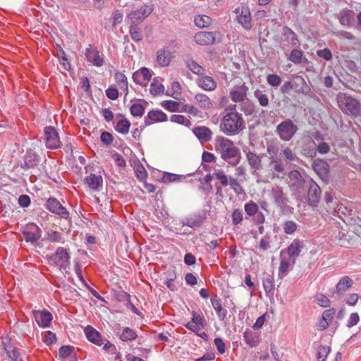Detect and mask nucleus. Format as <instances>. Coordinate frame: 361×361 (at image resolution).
<instances>
[{
    "mask_svg": "<svg viewBox=\"0 0 361 361\" xmlns=\"http://www.w3.org/2000/svg\"><path fill=\"white\" fill-rule=\"evenodd\" d=\"M231 111L226 113L220 123L221 130L228 136L238 134L245 128V121L242 114L235 111L236 105L229 106Z\"/></svg>",
    "mask_w": 361,
    "mask_h": 361,
    "instance_id": "obj_1",
    "label": "nucleus"
},
{
    "mask_svg": "<svg viewBox=\"0 0 361 361\" xmlns=\"http://www.w3.org/2000/svg\"><path fill=\"white\" fill-rule=\"evenodd\" d=\"M214 148L221 158L225 161H228L231 159H235L232 165L236 166L240 163L241 159L240 149L228 138L217 136L214 140Z\"/></svg>",
    "mask_w": 361,
    "mask_h": 361,
    "instance_id": "obj_2",
    "label": "nucleus"
},
{
    "mask_svg": "<svg viewBox=\"0 0 361 361\" xmlns=\"http://www.w3.org/2000/svg\"><path fill=\"white\" fill-rule=\"evenodd\" d=\"M337 102L340 109L345 114L353 117L361 116V104L345 93H339Z\"/></svg>",
    "mask_w": 361,
    "mask_h": 361,
    "instance_id": "obj_3",
    "label": "nucleus"
},
{
    "mask_svg": "<svg viewBox=\"0 0 361 361\" xmlns=\"http://www.w3.org/2000/svg\"><path fill=\"white\" fill-rule=\"evenodd\" d=\"M70 259L71 256L67 250L59 247L57 248L55 253L52 254L49 257V262L50 264L58 267L61 271H64L66 274H69L68 270L71 264Z\"/></svg>",
    "mask_w": 361,
    "mask_h": 361,
    "instance_id": "obj_4",
    "label": "nucleus"
},
{
    "mask_svg": "<svg viewBox=\"0 0 361 361\" xmlns=\"http://www.w3.org/2000/svg\"><path fill=\"white\" fill-rule=\"evenodd\" d=\"M271 197L274 203L279 207L283 214H291L293 208L289 204V199L280 186H275L271 190Z\"/></svg>",
    "mask_w": 361,
    "mask_h": 361,
    "instance_id": "obj_5",
    "label": "nucleus"
},
{
    "mask_svg": "<svg viewBox=\"0 0 361 361\" xmlns=\"http://www.w3.org/2000/svg\"><path fill=\"white\" fill-rule=\"evenodd\" d=\"M298 130L297 125L291 119L287 118L277 125L275 133L281 140L288 142L293 139Z\"/></svg>",
    "mask_w": 361,
    "mask_h": 361,
    "instance_id": "obj_6",
    "label": "nucleus"
},
{
    "mask_svg": "<svg viewBox=\"0 0 361 361\" xmlns=\"http://www.w3.org/2000/svg\"><path fill=\"white\" fill-rule=\"evenodd\" d=\"M293 90L297 94H302L311 98H317L316 94L311 90L303 77L295 75L291 79Z\"/></svg>",
    "mask_w": 361,
    "mask_h": 361,
    "instance_id": "obj_7",
    "label": "nucleus"
},
{
    "mask_svg": "<svg viewBox=\"0 0 361 361\" xmlns=\"http://www.w3.org/2000/svg\"><path fill=\"white\" fill-rule=\"evenodd\" d=\"M44 140L46 147L50 149H56L61 147L59 133L53 126H47L44 130Z\"/></svg>",
    "mask_w": 361,
    "mask_h": 361,
    "instance_id": "obj_8",
    "label": "nucleus"
},
{
    "mask_svg": "<svg viewBox=\"0 0 361 361\" xmlns=\"http://www.w3.org/2000/svg\"><path fill=\"white\" fill-rule=\"evenodd\" d=\"M307 199L310 206L315 207L317 206L322 194V190L318 184L312 179L307 182Z\"/></svg>",
    "mask_w": 361,
    "mask_h": 361,
    "instance_id": "obj_9",
    "label": "nucleus"
},
{
    "mask_svg": "<svg viewBox=\"0 0 361 361\" xmlns=\"http://www.w3.org/2000/svg\"><path fill=\"white\" fill-rule=\"evenodd\" d=\"M45 207L49 212L67 219L69 217V212L60 202L55 197H50L46 201Z\"/></svg>",
    "mask_w": 361,
    "mask_h": 361,
    "instance_id": "obj_10",
    "label": "nucleus"
},
{
    "mask_svg": "<svg viewBox=\"0 0 361 361\" xmlns=\"http://www.w3.org/2000/svg\"><path fill=\"white\" fill-rule=\"evenodd\" d=\"M312 166L314 172L319 176L322 181L324 183L329 182V165L327 161L322 159H317L313 161Z\"/></svg>",
    "mask_w": 361,
    "mask_h": 361,
    "instance_id": "obj_11",
    "label": "nucleus"
},
{
    "mask_svg": "<svg viewBox=\"0 0 361 361\" xmlns=\"http://www.w3.org/2000/svg\"><path fill=\"white\" fill-rule=\"evenodd\" d=\"M219 32H199L194 36L195 42L200 45H209L215 43L219 39Z\"/></svg>",
    "mask_w": 361,
    "mask_h": 361,
    "instance_id": "obj_12",
    "label": "nucleus"
},
{
    "mask_svg": "<svg viewBox=\"0 0 361 361\" xmlns=\"http://www.w3.org/2000/svg\"><path fill=\"white\" fill-rule=\"evenodd\" d=\"M243 152L245 154L246 159L252 169V174H257V171L262 169V155H259L255 152H252L250 149L247 150L246 149H244Z\"/></svg>",
    "mask_w": 361,
    "mask_h": 361,
    "instance_id": "obj_13",
    "label": "nucleus"
},
{
    "mask_svg": "<svg viewBox=\"0 0 361 361\" xmlns=\"http://www.w3.org/2000/svg\"><path fill=\"white\" fill-rule=\"evenodd\" d=\"M1 338L2 346L8 357L12 361H23L17 348L12 344L11 338L7 335L3 336Z\"/></svg>",
    "mask_w": 361,
    "mask_h": 361,
    "instance_id": "obj_14",
    "label": "nucleus"
},
{
    "mask_svg": "<svg viewBox=\"0 0 361 361\" xmlns=\"http://www.w3.org/2000/svg\"><path fill=\"white\" fill-rule=\"evenodd\" d=\"M248 87L243 82L240 85H235L230 90V97L233 102H241L247 99Z\"/></svg>",
    "mask_w": 361,
    "mask_h": 361,
    "instance_id": "obj_15",
    "label": "nucleus"
},
{
    "mask_svg": "<svg viewBox=\"0 0 361 361\" xmlns=\"http://www.w3.org/2000/svg\"><path fill=\"white\" fill-rule=\"evenodd\" d=\"M85 55L87 61L95 66L100 67L104 63V59L96 47L90 45L88 48H86Z\"/></svg>",
    "mask_w": 361,
    "mask_h": 361,
    "instance_id": "obj_16",
    "label": "nucleus"
},
{
    "mask_svg": "<svg viewBox=\"0 0 361 361\" xmlns=\"http://www.w3.org/2000/svg\"><path fill=\"white\" fill-rule=\"evenodd\" d=\"M39 159L37 154L31 149L27 150L24 156L23 161L20 164V167L24 170L34 169L38 165Z\"/></svg>",
    "mask_w": 361,
    "mask_h": 361,
    "instance_id": "obj_17",
    "label": "nucleus"
},
{
    "mask_svg": "<svg viewBox=\"0 0 361 361\" xmlns=\"http://www.w3.org/2000/svg\"><path fill=\"white\" fill-rule=\"evenodd\" d=\"M152 77L150 71L147 68H141L133 74V81L142 86H146Z\"/></svg>",
    "mask_w": 361,
    "mask_h": 361,
    "instance_id": "obj_18",
    "label": "nucleus"
},
{
    "mask_svg": "<svg viewBox=\"0 0 361 361\" xmlns=\"http://www.w3.org/2000/svg\"><path fill=\"white\" fill-rule=\"evenodd\" d=\"M282 42L284 45H290L292 47H298L299 45V40L296 33L287 26L283 28Z\"/></svg>",
    "mask_w": 361,
    "mask_h": 361,
    "instance_id": "obj_19",
    "label": "nucleus"
},
{
    "mask_svg": "<svg viewBox=\"0 0 361 361\" xmlns=\"http://www.w3.org/2000/svg\"><path fill=\"white\" fill-rule=\"evenodd\" d=\"M35 319L39 326L48 327L49 326L52 320V314L47 310L32 311Z\"/></svg>",
    "mask_w": 361,
    "mask_h": 361,
    "instance_id": "obj_20",
    "label": "nucleus"
},
{
    "mask_svg": "<svg viewBox=\"0 0 361 361\" xmlns=\"http://www.w3.org/2000/svg\"><path fill=\"white\" fill-rule=\"evenodd\" d=\"M152 12V8L146 5L140 7V9L131 11L128 18L132 21L142 20L146 18Z\"/></svg>",
    "mask_w": 361,
    "mask_h": 361,
    "instance_id": "obj_21",
    "label": "nucleus"
},
{
    "mask_svg": "<svg viewBox=\"0 0 361 361\" xmlns=\"http://www.w3.org/2000/svg\"><path fill=\"white\" fill-rule=\"evenodd\" d=\"M235 12L239 13L238 16V22L244 28L250 30L251 28V15L249 8L243 7L240 11V8H238L235 9Z\"/></svg>",
    "mask_w": 361,
    "mask_h": 361,
    "instance_id": "obj_22",
    "label": "nucleus"
},
{
    "mask_svg": "<svg viewBox=\"0 0 361 361\" xmlns=\"http://www.w3.org/2000/svg\"><path fill=\"white\" fill-rule=\"evenodd\" d=\"M302 242L296 238L294 239L287 248L289 257L292 259V265L295 264L296 258L300 255L302 249Z\"/></svg>",
    "mask_w": 361,
    "mask_h": 361,
    "instance_id": "obj_23",
    "label": "nucleus"
},
{
    "mask_svg": "<svg viewBox=\"0 0 361 361\" xmlns=\"http://www.w3.org/2000/svg\"><path fill=\"white\" fill-rule=\"evenodd\" d=\"M194 135L202 143L212 140V132L206 126H197L192 129Z\"/></svg>",
    "mask_w": 361,
    "mask_h": 361,
    "instance_id": "obj_24",
    "label": "nucleus"
},
{
    "mask_svg": "<svg viewBox=\"0 0 361 361\" xmlns=\"http://www.w3.org/2000/svg\"><path fill=\"white\" fill-rule=\"evenodd\" d=\"M168 119L167 116L161 110L150 111L147 118L145 120L146 126H149L152 122H163L166 121Z\"/></svg>",
    "mask_w": 361,
    "mask_h": 361,
    "instance_id": "obj_25",
    "label": "nucleus"
},
{
    "mask_svg": "<svg viewBox=\"0 0 361 361\" xmlns=\"http://www.w3.org/2000/svg\"><path fill=\"white\" fill-rule=\"evenodd\" d=\"M73 351V346L63 345L59 350V358L63 361H77L76 355Z\"/></svg>",
    "mask_w": 361,
    "mask_h": 361,
    "instance_id": "obj_26",
    "label": "nucleus"
},
{
    "mask_svg": "<svg viewBox=\"0 0 361 361\" xmlns=\"http://www.w3.org/2000/svg\"><path fill=\"white\" fill-rule=\"evenodd\" d=\"M85 333L87 338L91 343L98 346H101L103 344V341L100 333L91 326H87L85 329Z\"/></svg>",
    "mask_w": 361,
    "mask_h": 361,
    "instance_id": "obj_27",
    "label": "nucleus"
},
{
    "mask_svg": "<svg viewBox=\"0 0 361 361\" xmlns=\"http://www.w3.org/2000/svg\"><path fill=\"white\" fill-rule=\"evenodd\" d=\"M197 83L200 87L206 91H211L216 88V83L214 80L207 75H200V77L197 80Z\"/></svg>",
    "mask_w": 361,
    "mask_h": 361,
    "instance_id": "obj_28",
    "label": "nucleus"
},
{
    "mask_svg": "<svg viewBox=\"0 0 361 361\" xmlns=\"http://www.w3.org/2000/svg\"><path fill=\"white\" fill-rule=\"evenodd\" d=\"M353 284V280L348 276H343L336 287V293L343 295Z\"/></svg>",
    "mask_w": 361,
    "mask_h": 361,
    "instance_id": "obj_29",
    "label": "nucleus"
},
{
    "mask_svg": "<svg viewBox=\"0 0 361 361\" xmlns=\"http://www.w3.org/2000/svg\"><path fill=\"white\" fill-rule=\"evenodd\" d=\"M172 59L171 52L169 49H162L157 52V61L163 67L169 65Z\"/></svg>",
    "mask_w": 361,
    "mask_h": 361,
    "instance_id": "obj_30",
    "label": "nucleus"
},
{
    "mask_svg": "<svg viewBox=\"0 0 361 361\" xmlns=\"http://www.w3.org/2000/svg\"><path fill=\"white\" fill-rule=\"evenodd\" d=\"M206 216L205 214H194L182 222L183 226L198 228L202 226Z\"/></svg>",
    "mask_w": 361,
    "mask_h": 361,
    "instance_id": "obj_31",
    "label": "nucleus"
},
{
    "mask_svg": "<svg viewBox=\"0 0 361 361\" xmlns=\"http://www.w3.org/2000/svg\"><path fill=\"white\" fill-rule=\"evenodd\" d=\"M301 153L303 156L309 158H312L316 156V143L312 139H309L305 142L302 147Z\"/></svg>",
    "mask_w": 361,
    "mask_h": 361,
    "instance_id": "obj_32",
    "label": "nucleus"
},
{
    "mask_svg": "<svg viewBox=\"0 0 361 361\" xmlns=\"http://www.w3.org/2000/svg\"><path fill=\"white\" fill-rule=\"evenodd\" d=\"M211 302L219 319L224 320L226 317L227 310L222 307L221 299L216 296L211 298Z\"/></svg>",
    "mask_w": 361,
    "mask_h": 361,
    "instance_id": "obj_33",
    "label": "nucleus"
},
{
    "mask_svg": "<svg viewBox=\"0 0 361 361\" xmlns=\"http://www.w3.org/2000/svg\"><path fill=\"white\" fill-rule=\"evenodd\" d=\"M32 225L35 227L37 230L36 232L24 231L22 233L26 242H30L32 244H35L37 243L39 239L41 238L42 231L36 224H33Z\"/></svg>",
    "mask_w": 361,
    "mask_h": 361,
    "instance_id": "obj_34",
    "label": "nucleus"
},
{
    "mask_svg": "<svg viewBox=\"0 0 361 361\" xmlns=\"http://www.w3.org/2000/svg\"><path fill=\"white\" fill-rule=\"evenodd\" d=\"M85 183L92 190H97L102 185L103 179L101 176L91 173L85 178Z\"/></svg>",
    "mask_w": 361,
    "mask_h": 361,
    "instance_id": "obj_35",
    "label": "nucleus"
},
{
    "mask_svg": "<svg viewBox=\"0 0 361 361\" xmlns=\"http://www.w3.org/2000/svg\"><path fill=\"white\" fill-rule=\"evenodd\" d=\"M240 109L245 116H251L257 112L255 104L248 99L240 103Z\"/></svg>",
    "mask_w": 361,
    "mask_h": 361,
    "instance_id": "obj_36",
    "label": "nucleus"
},
{
    "mask_svg": "<svg viewBox=\"0 0 361 361\" xmlns=\"http://www.w3.org/2000/svg\"><path fill=\"white\" fill-rule=\"evenodd\" d=\"M288 59L295 64L309 63L308 59L303 56L302 51L298 49H294L291 51Z\"/></svg>",
    "mask_w": 361,
    "mask_h": 361,
    "instance_id": "obj_37",
    "label": "nucleus"
},
{
    "mask_svg": "<svg viewBox=\"0 0 361 361\" xmlns=\"http://www.w3.org/2000/svg\"><path fill=\"white\" fill-rule=\"evenodd\" d=\"M129 32L131 38L135 42H140L142 40L143 34L142 32V30L135 21L131 22V24L129 27Z\"/></svg>",
    "mask_w": 361,
    "mask_h": 361,
    "instance_id": "obj_38",
    "label": "nucleus"
},
{
    "mask_svg": "<svg viewBox=\"0 0 361 361\" xmlns=\"http://www.w3.org/2000/svg\"><path fill=\"white\" fill-rule=\"evenodd\" d=\"M195 100L200 108L209 109L212 106L210 99L204 94H197L195 96Z\"/></svg>",
    "mask_w": 361,
    "mask_h": 361,
    "instance_id": "obj_39",
    "label": "nucleus"
},
{
    "mask_svg": "<svg viewBox=\"0 0 361 361\" xmlns=\"http://www.w3.org/2000/svg\"><path fill=\"white\" fill-rule=\"evenodd\" d=\"M353 14L354 13L352 10H344L341 11L338 18L341 25L344 27H350Z\"/></svg>",
    "mask_w": 361,
    "mask_h": 361,
    "instance_id": "obj_40",
    "label": "nucleus"
},
{
    "mask_svg": "<svg viewBox=\"0 0 361 361\" xmlns=\"http://www.w3.org/2000/svg\"><path fill=\"white\" fill-rule=\"evenodd\" d=\"M263 287L267 294H274V279L271 274H267L263 278Z\"/></svg>",
    "mask_w": 361,
    "mask_h": 361,
    "instance_id": "obj_41",
    "label": "nucleus"
},
{
    "mask_svg": "<svg viewBox=\"0 0 361 361\" xmlns=\"http://www.w3.org/2000/svg\"><path fill=\"white\" fill-rule=\"evenodd\" d=\"M130 123L127 118H123L118 121L115 126V130L123 135H126L129 132Z\"/></svg>",
    "mask_w": 361,
    "mask_h": 361,
    "instance_id": "obj_42",
    "label": "nucleus"
},
{
    "mask_svg": "<svg viewBox=\"0 0 361 361\" xmlns=\"http://www.w3.org/2000/svg\"><path fill=\"white\" fill-rule=\"evenodd\" d=\"M137 337V333L129 327H125L120 336V339L123 341H129L135 339Z\"/></svg>",
    "mask_w": 361,
    "mask_h": 361,
    "instance_id": "obj_43",
    "label": "nucleus"
},
{
    "mask_svg": "<svg viewBox=\"0 0 361 361\" xmlns=\"http://www.w3.org/2000/svg\"><path fill=\"white\" fill-rule=\"evenodd\" d=\"M114 77L119 87L123 89L126 92V94H127L128 92V87L126 76L121 72H117L115 73Z\"/></svg>",
    "mask_w": 361,
    "mask_h": 361,
    "instance_id": "obj_44",
    "label": "nucleus"
},
{
    "mask_svg": "<svg viewBox=\"0 0 361 361\" xmlns=\"http://www.w3.org/2000/svg\"><path fill=\"white\" fill-rule=\"evenodd\" d=\"M194 21L195 25L199 27H208L212 23L211 18L206 15L195 17Z\"/></svg>",
    "mask_w": 361,
    "mask_h": 361,
    "instance_id": "obj_45",
    "label": "nucleus"
},
{
    "mask_svg": "<svg viewBox=\"0 0 361 361\" xmlns=\"http://www.w3.org/2000/svg\"><path fill=\"white\" fill-rule=\"evenodd\" d=\"M254 96L257 99L260 106L266 107L269 105V100L268 96L263 91L257 89L254 92Z\"/></svg>",
    "mask_w": 361,
    "mask_h": 361,
    "instance_id": "obj_46",
    "label": "nucleus"
},
{
    "mask_svg": "<svg viewBox=\"0 0 361 361\" xmlns=\"http://www.w3.org/2000/svg\"><path fill=\"white\" fill-rule=\"evenodd\" d=\"M298 225L297 224L291 220L286 221L283 224V229L286 234L291 235L295 232L297 230Z\"/></svg>",
    "mask_w": 361,
    "mask_h": 361,
    "instance_id": "obj_47",
    "label": "nucleus"
},
{
    "mask_svg": "<svg viewBox=\"0 0 361 361\" xmlns=\"http://www.w3.org/2000/svg\"><path fill=\"white\" fill-rule=\"evenodd\" d=\"M47 240L51 243H64L62 234L58 231H50L47 232Z\"/></svg>",
    "mask_w": 361,
    "mask_h": 361,
    "instance_id": "obj_48",
    "label": "nucleus"
},
{
    "mask_svg": "<svg viewBox=\"0 0 361 361\" xmlns=\"http://www.w3.org/2000/svg\"><path fill=\"white\" fill-rule=\"evenodd\" d=\"M290 266V262L285 259H282L280 262V265L279 267V277L280 279H283L288 274L289 267Z\"/></svg>",
    "mask_w": 361,
    "mask_h": 361,
    "instance_id": "obj_49",
    "label": "nucleus"
},
{
    "mask_svg": "<svg viewBox=\"0 0 361 361\" xmlns=\"http://www.w3.org/2000/svg\"><path fill=\"white\" fill-rule=\"evenodd\" d=\"M150 87V92L153 95H157L164 92V87L162 84L158 82L157 78H154Z\"/></svg>",
    "mask_w": 361,
    "mask_h": 361,
    "instance_id": "obj_50",
    "label": "nucleus"
},
{
    "mask_svg": "<svg viewBox=\"0 0 361 361\" xmlns=\"http://www.w3.org/2000/svg\"><path fill=\"white\" fill-rule=\"evenodd\" d=\"M170 120L171 122L182 124L187 127H189L191 125L190 121L189 119L186 118L183 115L173 114L171 116Z\"/></svg>",
    "mask_w": 361,
    "mask_h": 361,
    "instance_id": "obj_51",
    "label": "nucleus"
},
{
    "mask_svg": "<svg viewBox=\"0 0 361 361\" xmlns=\"http://www.w3.org/2000/svg\"><path fill=\"white\" fill-rule=\"evenodd\" d=\"M243 337L246 343L250 347L257 346L259 343L258 339L253 335L252 332H244Z\"/></svg>",
    "mask_w": 361,
    "mask_h": 361,
    "instance_id": "obj_52",
    "label": "nucleus"
},
{
    "mask_svg": "<svg viewBox=\"0 0 361 361\" xmlns=\"http://www.w3.org/2000/svg\"><path fill=\"white\" fill-rule=\"evenodd\" d=\"M130 111L133 116L141 117L145 113V108L142 104L136 103L131 106Z\"/></svg>",
    "mask_w": 361,
    "mask_h": 361,
    "instance_id": "obj_53",
    "label": "nucleus"
},
{
    "mask_svg": "<svg viewBox=\"0 0 361 361\" xmlns=\"http://www.w3.org/2000/svg\"><path fill=\"white\" fill-rule=\"evenodd\" d=\"M187 66L195 74L202 75L204 73V68L194 61H188Z\"/></svg>",
    "mask_w": 361,
    "mask_h": 361,
    "instance_id": "obj_54",
    "label": "nucleus"
},
{
    "mask_svg": "<svg viewBox=\"0 0 361 361\" xmlns=\"http://www.w3.org/2000/svg\"><path fill=\"white\" fill-rule=\"evenodd\" d=\"M214 178L218 179L223 186H227L229 183L227 176L225 174L223 170L217 169L214 173Z\"/></svg>",
    "mask_w": 361,
    "mask_h": 361,
    "instance_id": "obj_55",
    "label": "nucleus"
},
{
    "mask_svg": "<svg viewBox=\"0 0 361 361\" xmlns=\"http://www.w3.org/2000/svg\"><path fill=\"white\" fill-rule=\"evenodd\" d=\"M245 211L248 216H252L257 214L258 205L252 201H250L245 204Z\"/></svg>",
    "mask_w": 361,
    "mask_h": 361,
    "instance_id": "obj_56",
    "label": "nucleus"
},
{
    "mask_svg": "<svg viewBox=\"0 0 361 361\" xmlns=\"http://www.w3.org/2000/svg\"><path fill=\"white\" fill-rule=\"evenodd\" d=\"M267 82L272 87H277L281 83L282 79L277 74H269L267 76Z\"/></svg>",
    "mask_w": 361,
    "mask_h": 361,
    "instance_id": "obj_57",
    "label": "nucleus"
},
{
    "mask_svg": "<svg viewBox=\"0 0 361 361\" xmlns=\"http://www.w3.org/2000/svg\"><path fill=\"white\" fill-rule=\"evenodd\" d=\"M231 188L234 190V192L238 195H242L245 193V190L243 187L240 185V183L237 179L231 178L229 180V183Z\"/></svg>",
    "mask_w": 361,
    "mask_h": 361,
    "instance_id": "obj_58",
    "label": "nucleus"
},
{
    "mask_svg": "<svg viewBox=\"0 0 361 361\" xmlns=\"http://www.w3.org/2000/svg\"><path fill=\"white\" fill-rule=\"evenodd\" d=\"M162 106L168 111L171 112L180 111L179 103L172 100L164 101Z\"/></svg>",
    "mask_w": 361,
    "mask_h": 361,
    "instance_id": "obj_59",
    "label": "nucleus"
},
{
    "mask_svg": "<svg viewBox=\"0 0 361 361\" xmlns=\"http://www.w3.org/2000/svg\"><path fill=\"white\" fill-rule=\"evenodd\" d=\"M331 349L328 346H321L319 348L317 358L319 361H325L328 354L329 353Z\"/></svg>",
    "mask_w": 361,
    "mask_h": 361,
    "instance_id": "obj_60",
    "label": "nucleus"
},
{
    "mask_svg": "<svg viewBox=\"0 0 361 361\" xmlns=\"http://www.w3.org/2000/svg\"><path fill=\"white\" fill-rule=\"evenodd\" d=\"M290 178L291 179H295L294 185H296L298 187H302L303 183H305L302 176L298 171H291L290 173Z\"/></svg>",
    "mask_w": 361,
    "mask_h": 361,
    "instance_id": "obj_61",
    "label": "nucleus"
},
{
    "mask_svg": "<svg viewBox=\"0 0 361 361\" xmlns=\"http://www.w3.org/2000/svg\"><path fill=\"white\" fill-rule=\"evenodd\" d=\"M270 235L267 233L259 241V249L262 251L267 250L270 246Z\"/></svg>",
    "mask_w": 361,
    "mask_h": 361,
    "instance_id": "obj_62",
    "label": "nucleus"
},
{
    "mask_svg": "<svg viewBox=\"0 0 361 361\" xmlns=\"http://www.w3.org/2000/svg\"><path fill=\"white\" fill-rule=\"evenodd\" d=\"M243 211L240 209H235L231 215L233 224H239L243 221Z\"/></svg>",
    "mask_w": 361,
    "mask_h": 361,
    "instance_id": "obj_63",
    "label": "nucleus"
},
{
    "mask_svg": "<svg viewBox=\"0 0 361 361\" xmlns=\"http://www.w3.org/2000/svg\"><path fill=\"white\" fill-rule=\"evenodd\" d=\"M100 140L105 145H110L114 141V136L109 132L103 131L100 135Z\"/></svg>",
    "mask_w": 361,
    "mask_h": 361,
    "instance_id": "obj_64",
    "label": "nucleus"
}]
</instances>
